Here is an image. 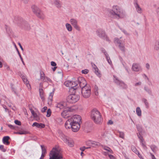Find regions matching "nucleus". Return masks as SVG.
Wrapping results in <instances>:
<instances>
[{"mask_svg":"<svg viewBox=\"0 0 159 159\" xmlns=\"http://www.w3.org/2000/svg\"><path fill=\"white\" fill-rule=\"evenodd\" d=\"M90 117L95 123L100 124L102 123V118L100 112L96 109L93 108L91 111Z\"/></svg>","mask_w":159,"mask_h":159,"instance_id":"f257e3e1","label":"nucleus"},{"mask_svg":"<svg viewBox=\"0 0 159 159\" xmlns=\"http://www.w3.org/2000/svg\"><path fill=\"white\" fill-rule=\"evenodd\" d=\"M49 159H63V155L60 150L53 148L50 152Z\"/></svg>","mask_w":159,"mask_h":159,"instance_id":"f03ea898","label":"nucleus"},{"mask_svg":"<svg viewBox=\"0 0 159 159\" xmlns=\"http://www.w3.org/2000/svg\"><path fill=\"white\" fill-rule=\"evenodd\" d=\"M14 22L26 30H29L30 29V26L28 22L25 20L24 21L23 19L20 16H15Z\"/></svg>","mask_w":159,"mask_h":159,"instance_id":"7ed1b4c3","label":"nucleus"},{"mask_svg":"<svg viewBox=\"0 0 159 159\" xmlns=\"http://www.w3.org/2000/svg\"><path fill=\"white\" fill-rule=\"evenodd\" d=\"M121 10L119 6L114 5L112 7V10L110 11V13L112 16H115V18L119 19L121 18Z\"/></svg>","mask_w":159,"mask_h":159,"instance_id":"20e7f679","label":"nucleus"},{"mask_svg":"<svg viewBox=\"0 0 159 159\" xmlns=\"http://www.w3.org/2000/svg\"><path fill=\"white\" fill-rule=\"evenodd\" d=\"M32 11L39 18L43 19L45 18V15L43 12L37 6L33 5L31 7Z\"/></svg>","mask_w":159,"mask_h":159,"instance_id":"39448f33","label":"nucleus"},{"mask_svg":"<svg viewBox=\"0 0 159 159\" xmlns=\"http://www.w3.org/2000/svg\"><path fill=\"white\" fill-rule=\"evenodd\" d=\"M77 93L69 95L66 98L67 101L70 103H73L77 102L80 98V96L77 94Z\"/></svg>","mask_w":159,"mask_h":159,"instance_id":"423d86ee","label":"nucleus"},{"mask_svg":"<svg viewBox=\"0 0 159 159\" xmlns=\"http://www.w3.org/2000/svg\"><path fill=\"white\" fill-rule=\"evenodd\" d=\"M96 33L98 36L101 39L109 41V40L108 37L106 34L105 31L102 29H99L96 31Z\"/></svg>","mask_w":159,"mask_h":159,"instance_id":"0eeeda50","label":"nucleus"},{"mask_svg":"<svg viewBox=\"0 0 159 159\" xmlns=\"http://www.w3.org/2000/svg\"><path fill=\"white\" fill-rule=\"evenodd\" d=\"M61 138L64 142L70 147H72L74 145V142L73 140L62 134Z\"/></svg>","mask_w":159,"mask_h":159,"instance_id":"6e6552de","label":"nucleus"},{"mask_svg":"<svg viewBox=\"0 0 159 159\" xmlns=\"http://www.w3.org/2000/svg\"><path fill=\"white\" fill-rule=\"evenodd\" d=\"M79 89L84 98H87L90 97L91 94V89L89 87L84 88L82 89H80V88Z\"/></svg>","mask_w":159,"mask_h":159,"instance_id":"1a4fd4ad","label":"nucleus"},{"mask_svg":"<svg viewBox=\"0 0 159 159\" xmlns=\"http://www.w3.org/2000/svg\"><path fill=\"white\" fill-rule=\"evenodd\" d=\"M114 82L117 85L122 87L123 89H126L127 88V85L123 81L119 80L118 78L115 75L113 76Z\"/></svg>","mask_w":159,"mask_h":159,"instance_id":"9d476101","label":"nucleus"},{"mask_svg":"<svg viewBox=\"0 0 159 159\" xmlns=\"http://www.w3.org/2000/svg\"><path fill=\"white\" fill-rule=\"evenodd\" d=\"M74 107H68L65 108L61 113V116L64 118H65L66 116L68 114L69 112H73L75 111Z\"/></svg>","mask_w":159,"mask_h":159,"instance_id":"9b49d317","label":"nucleus"},{"mask_svg":"<svg viewBox=\"0 0 159 159\" xmlns=\"http://www.w3.org/2000/svg\"><path fill=\"white\" fill-rule=\"evenodd\" d=\"M71 125H70V126L72 131L74 132L78 131L80 127V123H78V122H76L75 121H74L73 120L72 121Z\"/></svg>","mask_w":159,"mask_h":159,"instance_id":"f8f14e48","label":"nucleus"},{"mask_svg":"<svg viewBox=\"0 0 159 159\" xmlns=\"http://www.w3.org/2000/svg\"><path fill=\"white\" fill-rule=\"evenodd\" d=\"M114 42H116L119 44V47L120 50L123 52H125V47L124 45L121 43V41L118 38H115L114 39Z\"/></svg>","mask_w":159,"mask_h":159,"instance_id":"ddd939ff","label":"nucleus"},{"mask_svg":"<svg viewBox=\"0 0 159 159\" xmlns=\"http://www.w3.org/2000/svg\"><path fill=\"white\" fill-rule=\"evenodd\" d=\"M70 21L72 25L76 30L78 31L80 30V27L77 25V21L76 19L73 18L71 19Z\"/></svg>","mask_w":159,"mask_h":159,"instance_id":"4468645a","label":"nucleus"},{"mask_svg":"<svg viewBox=\"0 0 159 159\" xmlns=\"http://www.w3.org/2000/svg\"><path fill=\"white\" fill-rule=\"evenodd\" d=\"M132 69L134 71H139L142 70V68L139 64L134 63L133 64Z\"/></svg>","mask_w":159,"mask_h":159,"instance_id":"2eb2a0df","label":"nucleus"},{"mask_svg":"<svg viewBox=\"0 0 159 159\" xmlns=\"http://www.w3.org/2000/svg\"><path fill=\"white\" fill-rule=\"evenodd\" d=\"M72 83L71 84L70 88L74 90H75V93H77L79 90V89H77L76 86L78 85L77 82L76 81H71Z\"/></svg>","mask_w":159,"mask_h":159,"instance_id":"dca6fc26","label":"nucleus"},{"mask_svg":"<svg viewBox=\"0 0 159 159\" xmlns=\"http://www.w3.org/2000/svg\"><path fill=\"white\" fill-rule=\"evenodd\" d=\"M71 119H72L73 120L75 121L76 122H78V123H80H80H82L81 117L79 115H75L73 116V118Z\"/></svg>","mask_w":159,"mask_h":159,"instance_id":"f3484780","label":"nucleus"},{"mask_svg":"<svg viewBox=\"0 0 159 159\" xmlns=\"http://www.w3.org/2000/svg\"><path fill=\"white\" fill-rule=\"evenodd\" d=\"M32 126L33 127L36 126L38 128H43L45 127V125L41 123H39L35 122L33 123Z\"/></svg>","mask_w":159,"mask_h":159,"instance_id":"a211bd4d","label":"nucleus"},{"mask_svg":"<svg viewBox=\"0 0 159 159\" xmlns=\"http://www.w3.org/2000/svg\"><path fill=\"white\" fill-rule=\"evenodd\" d=\"M10 138L8 136H5L3 137L2 142L4 144L8 145L10 144V142L8 141Z\"/></svg>","mask_w":159,"mask_h":159,"instance_id":"6ab92c4d","label":"nucleus"},{"mask_svg":"<svg viewBox=\"0 0 159 159\" xmlns=\"http://www.w3.org/2000/svg\"><path fill=\"white\" fill-rule=\"evenodd\" d=\"M66 106V103L65 102H60L57 103L56 107L57 108H59L60 110Z\"/></svg>","mask_w":159,"mask_h":159,"instance_id":"aec40b11","label":"nucleus"},{"mask_svg":"<svg viewBox=\"0 0 159 159\" xmlns=\"http://www.w3.org/2000/svg\"><path fill=\"white\" fill-rule=\"evenodd\" d=\"M72 119H69L66 122L65 126L66 129H70L71 128L70 125H71Z\"/></svg>","mask_w":159,"mask_h":159,"instance_id":"412c9836","label":"nucleus"},{"mask_svg":"<svg viewBox=\"0 0 159 159\" xmlns=\"http://www.w3.org/2000/svg\"><path fill=\"white\" fill-rule=\"evenodd\" d=\"M39 96L42 101H44L45 100L44 94L43 90L42 89H39Z\"/></svg>","mask_w":159,"mask_h":159,"instance_id":"4be33fe9","label":"nucleus"},{"mask_svg":"<svg viewBox=\"0 0 159 159\" xmlns=\"http://www.w3.org/2000/svg\"><path fill=\"white\" fill-rule=\"evenodd\" d=\"M53 3L55 6L58 8H60L61 6V2L59 0H54Z\"/></svg>","mask_w":159,"mask_h":159,"instance_id":"5701e85b","label":"nucleus"},{"mask_svg":"<svg viewBox=\"0 0 159 159\" xmlns=\"http://www.w3.org/2000/svg\"><path fill=\"white\" fill-rule=\"evenodd\" d=\"M154 49L157 51L159 50V40H157L155 42Z\"/></svg>","mask_w":159,"mask_h":159,"instance_id":"b1692460","label":"nucleus"},{"mask_svg":"<svg viewBox=\"0 0 159 159\" xmlns=\"http://www.w3.org/2000/svg\"><path fill=\"white\" fill-rule=\"evenodd\" d=\"M101 145V144L100 143L93 141L91 147H97L100 146Z\"/></svg>","mask_w":159,"mask_h":159,"instance_id":"393cba45","label":"nucleus"},{"mask_svg":"<svg viewBox=\"0 0 159 159\" xmlns=\"http://www.w3.org/2000/svg\"><path fill=\"white\" fill-rule=\"evenodd\" d=\"M79 86H80L81 89H82V88H86L88 86H87V83L86 80H85V82H80V83L79 84Z\"/></svg>","mask_w":159,"mask_h":159,"instance_id":"a878e982","label":"nucleus"},{"mask_svg":"<svg viewBox=\"0 0 159 159\" xmlns=\"http://www.w3.org/2000/svg\"><path fill=\"white\" fill-rule=\"evenodd\" d=\"M144 90L147 92L149 95L152 96V93L151 89L149 88L147 86H145L144 88Z\"/></svg>","mask_w":159,"mask_h":159,"instance_id":"bb28decb","label":"nucleus"},{"mask_svg":"<svg viewBox=\"0 0 159 159\" xmlns=\"http://www.w3.org/2000/svg\"><path fill=\"white\" fill-rule=\"evenodd\" d=\"M30 133L26 130H23L22 131H20L19 132H17L16 133V134H29Z\"/></svg>","mask_w":159,"mask_h":159,"instance_id":"cd10ccee","label":"nucleus"},{"mask_svg":"<svg viewBox=\"0 0 159 159\" xmlns=\"http://www.w3.org/2000/svg\"><path fill=\"white\" fill-rule=\"evenodd\" d=\"M135 6L137 11L139 13H142V9L137 2L136 3Z\"/></svg>","mask_w":159,"mask_h":159,"instance_id":"c85d7f7f","label":"nucleus"},{"mask_svg":"<svg viewBox=\"0 0 159 159\" xmlns=\"http://www.w3.org/2000/svg\"><path fill=\"white\" fill-rule=\"evenodd\" d=\"M142 102L144 103L146 108H149V103L148 102L147 100L145 98H143L142 99Z\"/></svg>","mask_w":159,"mask_h":159,"instance_id":"c756f323","label":"nucleus"},{"mask_svg":"<svg viewBox=\"0 0 159 159\" xmlns=\"http://www.w3.org/2000/svg\"><path fill=\"white\" fill-rule=\"evenodd\" d=\"M53 93L54 91H53L52 92L50 93L49 95V96L48 99V103L49 102H51L52 100V98L54 94Z\"/></svg>","mask_w":159,"mask_h":159,"instance_id":"7c9ffc66","label":"nucleus"},{"mask_svg":"<svg viewBox=\"0 0 159 159\" xmlns=\"http://www.w3.org/2000/svg\"><path fill=\"white\" fill-rule=\"evenodd\" d=\"M77 82V84H79L80 83V82H85V79L84 78L82 77H80L78 78L77 80H76Z\"/></svg>","mask_w":159,"mask_h":159,"instance_id":"2f4dec72","label":"nucleus"},{"mask_svg":"<svg viewBox=\"0 0 159 159\" xmlns=\"http://www.w3.org/2000/svg\"><path fill=\"white\" fill-rule=\"evenodd\" d=\"M21 77L23 80V81L24 82L25 84L27 85L28 84L30 86V85L29 83V81H28L27 78H26L25 76H24V75H22Z\"/></svg>","mask_w":159,"mask_h":159,"instance_id":"473e14b6","label":"nucleus"},{"mask_svg":"<svg viewBox=\"0 0 159 159\" xmlns=\"http://www.w3.org/2000/svg\"><path fill=\"white\" fill-rule=\"evenodd\" d=\"M152 151L154 152H156L157 150V146L154 145H152L150 146Z\"/></svg>","mask_w":159,"mask_h":159,"instance_id":"72a5a7b5","label":"nucleus"},{"mask_svg":"<svg viewBox=\"0 0 159 159\" xmlns=\"http://www.w3.org/2000/svg\"><path fill=\"white\" fill-rule=\"evenodd\" d=\"M15 48L16 49V51L18 52V53L19 55V56L20 58V60H21L23 64L24 65H25V63L23 60V59L22 58V57H21V56L20 53V52H19V51L18 49L16 47V45L15 44Z\"/></svg>","mask_w":159,"mask_h":159,"instance_id":"f704fd0d","label":"nucleus"},{"mask_svg":"<svg viewBox=\"0 0 159 159\" xmlns=\"http://www.w3.org/2000/svg\"><path fill=\"white\" fill-rule=\"evenodd\" d=\"M136 112L137 115L140 116L141 115V111L139 107H138L136 109Z\"/></svg>","mask_w":159,"mask_h":159,"instance_id":"c9c22d12","label":"nucleus"},{"mask_svg":"<svg viewBox=\"0 0 159 159\" xmlns=\"http://www.w3.org/2000/svg\"><path fill=\"white\" fill-rule=\"evenodd\" d=\"M66 28L69 31H71L72 30V27L69 24L66 23Z\"/></svg>","mask_w":159,"mask_h":159,"instance_id":"e433bc0d","label":"nucleus"},{"mask_svg":"<svg viewBox=\"0 0 159 159\" xmlns=\"http://www.w3.org/2000/svg\"><path fill=\"white\" fill-rule=\"evenodd\" d=\"M136 128L138 131L139 133H141L143 130V128L142 126L140 125H136Z\"/></svg>","mask_w":159,"mask_h":159,"instance_id":"4c0bfd02","label":"nucleus"},{"mask_svg":"<svg viewBox=\"0 0 159 159\" xmlns=\"http://www.w3.org/2000/svg\"><path fill=\"white\" fill-rule=\"evenodd\" d=\"M72 83L71 81L67 80L64 83V84L67 87H70L71 84Z\"/></svg>","mask_w":159,"mask_h":159,"instance_id":"58836bf2","label":"nucleus"},{"mask_svg":"<svg viewBox=\"0 0 159 159\" xmlns=\"http://www.w3.org/2000/svg\"><path fill=\"white\" fill-rule=\"evenodd\" d=\"M140 133H137V136L140 140V142H143L144 139L143 137L141 135Z\"/></svg>","mask_w":159,"mask_h":159,"instance_id":"ea45409f","label":"nucleus"},{"mask_svg":"<svg viewBox=\"0 0 159 159\" xmlns=\"http://www.w3.org/2000/svg\"><path fill=\"white\" fill-rule=\"evenodd\" d=\"M41 147L42 149V153H44V154H46L47 153L46 149L44 146L43 145H41Z\"/></svg>","mask_w":159,"mask_h":159,"instance_id":"a19ab883","label":"nucleus"},{"mask_svg":"<svg viewBox=\"0 0 159 159\" xmlns=\"http://www.w3.org/2000/svg\"><path fill=\"white\" fill-rule=\"evenodd\" d=\"M40 78L41 80H42L44 81V79H45V78L46 76H45V75L44 74V73L43 72H40Z\"/></svg>","mask_w":159,"mask_h":159,"instance_id":"79ce46f5","label":"nucleus"},{"mask_svg":"<svg viewBox=\"0 0 159 159\" xmlns=\"http://www.w3.org/2000/svg\"><path fill=\"white\" fill-rule=\"evenodd\" d=\"M51 113L52 112L51 109L50 108L48 109L47 111L46 116L48 117H49L51 116Z\"/></svg>","mask_w":159,"mask_h":159,"instance_id":"37998d69","label":"nucleus"},{"mask_svg":"<svg viewBox=\"0 0 159 159\" xmlns=\"http://www.w3.org/2000/svg\"><path fill=\"white\" fill-rule=\"evenodd\" d=\"M104 149L109 152H110L111 153H113V152L112 150L109 147H106L104 148Z\"/></svg>","mask_w":159,"mask_h":159,"instance_id":"c03bdc74","label":"nucleus"},{"mask_svg":"<svg viewBox=\"0 0 159 159\" xmlns=\"http://www.w3.org/2000/svg\"><path fill=\"white\" fill-rule=\"evenodd\" d=\"M98 86L96 85H95L94 87V92L95 95L97 96L98 94Z\"/></svg>","mask_w":159,"mask_h":159,"instance_id":"a18cd8bd","label":"nucleus"},{"mask_svg":"<svg viewBox=\"0 0 159 159\" xmlns=\"http://www.w3.org/2000/svg\"><path fill=\"white\" fill-rule=\"evenodd\" d=\"M105 57L108 62L109 64L111 65L112 63V62L110 57L109 56L108 54L107 56H107Z\"/></svg>","mask_w":159,"mask_h":159,"instance_id":"49530a36","label":"nucleus"},{"mask_svg":"<svg viewBox=\"0 0 159 159\" xmlns=\"http://www.w3.org/2000/svg\"><path fill=\"white\" fill-rule=\"evenodd\" d=\"M93 141L91 140H89L86 142V144L87 146H89V147H91L92 144V143Z\"/></svg>","mask_w":159,"mask_h":159,"instance_id":"de8ad7c7","label":"nucleus"},{"mask_svg":"<svg viewBox=\"0 0 159 159\" xmlns=\"http://www.w3.org/2000/svg\"><path fill=\"white\" fill-rule=\"evenodd\" d=\"M95 72V74L97 75H99L100 74L99 72L98 71V68L96 66V68H94Z\"/></svg>","mask_w":159,"mask_h":159,"instance_id":"09e8293b","label":"nucleus"},{"mask_svg":"<svg viewBox=\"0 0 159 159\" xmlns=\"http://www.w3.org/2000/svg\"><path fill=\"white\" fill-rule=\"evenodd\" d=\"M101 50L102 52L104 53V55L105 56H107H107L108 54L107 53L106 51V50L103 48H101Z\"/></svg>","mask_w":159,"mask_h":159,"instance_id":"8fccbe9b","label":"nucleus"},{"mask_svg":"<svg viewBox=\"0 0 159 159\" xmlns=\"http://www.w3.org/2000/svg\"><path fill=\"white\" fill-rule=\"evenodd\" d=\"M14 122L16 125H20L21 124V122L20 121L17 120H15Z\"/></svg>","mask_w":159,"mask_h":159,"instance_id":"3c124183","label":"nucleus"},{"mask_svg":"<svg viewBox=\"0 0 159 159\" xmlns=\"http://www.w3.org/2000/svg\"><path fill=\"white\" fill-rule=\"evenodd\" d=\"M91 148V147H86L85 146H84L80 148V149L83 152L86 149H89V148Z\"/></svg>","mask_w":159,"mask_h":159,"instance_id":"603ef678","label":"nucleus"},{"mask_svg":"<svg viewBox=\"0 0 159 159\" xmlns=\"http://www.w3.org/2000/svg\"><path fill=\"white\" fill-rule=\"evenodd\" d=\"M0 150L3 152H5L6 151V149L4 148V146L3 145H0Z\"/></svg>","mask_w":159,"mask_h":159,"instance_id":"864d4df0","label":"nucleus"},{"mask_svg":"<svg viewBox=\"0 0 159 159\" xmlns=\"http://www.w3.org/2000/svg\"><path fill=\"white\" fill-rule=\"evenodd\" d=\"M88 72H89V70L87 69L82 70L81 71L82 73L84 74H87L88 73Z\"/></svg>","mask_w":159,"mask_h":159,"instance_id":"5fc2aeb1","label":"nucleus"},{"mask_svg":"<svg viewBox=\"0 0 159 159\" xmlns=\"http://www.w3.org/2000/svg\"><path fill=\"white\" fill-rule=\"evenodd\" d=\"M34 118L36 120L39 121L40 120V118L39 116L37 115V114H36L34 116H33Z\"/></svg>","mask_w":159,"mask_h":159,"instance_id":"6e6d98bb","label":"nucleus"},{"mask_svg":"<svg viewBox=\"0 0 159 159\" xmlns=\"http://www.w3.org/2000/svg\"><path fill=\"white\" fill-rule=\"evenodd\" d=\"M107 133L106 132H103L101 133V136L103 138H105L106 136Z\"/></svg>","mask_w":159,"mask_h":159,"instance_id":"4d7b16f0","label":"nucleus"},{"mask_svg":"<svg viewBox=\"0 0 159 159\" xmlns=\"http://www.w3.org/2000/svg\"><path fill=\"white\" fill-rule=\"evenodd\" d=\"M120 29L126 35H129V34L127 33V31L124 30V29H122L121 28H120Z\"/></svg>","mask_w":159,"mask_h":159,"instance_id":"13d9d810","label":"nucleus"},{"mask_svg":"<svg viewBox=\"0 0 159 159\" xmlns=\"http://www.w3.org/2000/svg\"><path fill=\"white\" fill-rule=\"evenodd\" d=\"M131 149L132 151H133L134 153L135 152H137V150L135 147L134 146H131Z\"/></svg>","mask_w":159,"mask_h":159,"instance_id":"bf43d9fd","label":"nucleus"},{"mask_svg":"<svg viewBox=\"0 0 159 159\" xmlns=\"http://www.w3.org/2000/svg\"><path fill=\"white\" fill-rule=\"evenodd\" d=\"M47 110V107H44L41 110L42 112H44L46 111V110Z\"/></svg>","mask_w":159,"mask_h":159,"instance_id":"052dcab7","label":"nucleus"},{"mask_svg":"<svg viewBox=\"0 0 159 159\" xmlns=\"http://www.w3.org/2000/svg\"><path fill=\"white\" fill-rule=\"evenodd\" d=\"M45 78V79L44 80V81H49L50 82H51L52 80L49 78L47 77H46Z\"/></svg>","mask_w":159,"mask_h":159,"instance_id":"680f3d73","label":"nucleus"},{"mask_svg":"<svg viewBox=\"0 0 159 159\" xmlns=\"http://www.w3.org/2000/svg\"><path fill=\"white\" fill-rule=\"evenodd\" d=\"M124 134L123 132H120V137L123 139L124 138Z\"/></svg>","mask_w":159,"mask_h":159,"instance_id":"e2e57ef3","label":"nucleus"},{"mask_svg":"<svg viewBox=\"0 0 159 159\" xmlns=\"http://www.w3.org/2000/svg\"><path fill=\"white\" fill-rule=\"evenodd\" d=\"M8 126L11 129H15V126H14L13 125H11L8 124Z\"/></svg>","mask_w":159,"mask_h":159,"instance_id":"0e129e2a","label":"nucleus"},{"mask_svg":"<svg viewBox=\"0 0 159 159\" xmlns=\"http://www.w3.org/2000/svg\"><path fill=\"white\" fill-rule=\"evenodd\" d=\"M51 65L53 66H56L57 65L56 63L54 61H52L51 62Z\"/></svg>","mask_w":159,"mask_h":159,"instance_id":"69168bd1","label":"nucleus"},{"mask_svg":"<svg viewBox=\"0 0 159 159\" xmlns=\"http://www.w3.org/2000/svg\"><path fill=\"white\" fill-rule=\"evenodd\" d=\"M109 157L110 159H116L115 157L113 155L108 154Z\"/></svg>","mask_w":159,"mask_h":159,"instance_id":"338daca9","label":"nucleus"},{"mask_svg":"<svg viewBox=\"0 0 159 159\" xmlns=\"http://www.w3.org/2000/svg\"><path fill=\"white\" fill-rule=\"evenodd\" d=\"M140 142L141 143L143 147V148L144 149H146L147 148V147L145 145V144L143 143V142Z\"/></svg>","mask_w":159,"mask_h":159,"instance_id":"774afa93","label":"nucleus"}]
</instances>
